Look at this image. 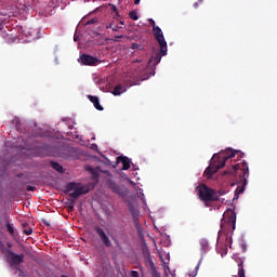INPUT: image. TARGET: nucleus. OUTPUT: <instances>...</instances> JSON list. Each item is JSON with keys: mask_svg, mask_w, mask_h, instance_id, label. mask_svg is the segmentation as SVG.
<instances>
[{"mask_svg": "<svg viewBox=\"0 0 277 277\" xmlns=\"http://www.w3.org/2000/svg\"><path fill=\"white\" fill-rule=\"evenodd\" d=\"M241 170L239 179L237 180L238 187L235 190V196H239V194H243L246 192V185H248V176H250V168L248 167V162L246 160L242 161L241 164L237 163L224 172V174H237V171Z\"/></svg>", "mask_w": 277, "mask_h": 277, "instance_id": "obj_2", "label": "nucleus"}, {"mask_svg": "<svg viewBox=\"0 0 277 277\" xmlns=\"http://www.w3.org/2000/svg\"><path fill=\"white\" fill-rule=\"evenodd\" d=\"M130 276H131V277H140V273H138L137 271H132V272L130 273Z\"/></svg>", "mask_w": 277, "mask_h": 277, "instance_id": "obj_32", "label": "nucleus"}, {"mask_svg": "<svg viewBox=\"0 0 277 277\" xmlns=\"http://www.w3.org/2000/svg\"><path fill=\"white\" fill-rule=\"evenodd\" d=\"M51 167L53 168V170H56V172L63 174L64 167H62V164H60L58 162H51Z\"/></svg>", "mask_w": 277, "mask_h": 277, "instance_id": "obj_21", "label": "nucleus"}, {"mask_svg": "<svg viewBox=\"0 0 277 277\" xmlns=\"http://www.w3.org/2000/svg\"><path fill=\"white\" fill-rule=\"evenodd\" d=\"M131 49H133L134 51H144V45L140 43H132Z\"/></svg>", "mask_w": 277, "mask_h": 277, "instance_id": "obj_24", "label": "nucleus"}, {"mask_svg": "<svg viewBox=\"0 0 277 277\" xmlns=\"http://www.w3.org/2000/svg\"><path fill=\"white\" fill-rule=\"evenodd\" d=\"M110 10L116 13V16H120V13L118 12V8L115 4H109Z\"/></svg>", "mask_w": 277, "mask_h": 277, "instance_id": "obj_26", "label": "nucleus"}, {"mask_svg": "<svg viewBox=\"0 0 277 277\" xmlns=\"http://www.w3.org/2000/svg\"><path fill=\"white\" fill-rule=\"evenodd\" d=\"M166 56V54H163V52H161V48L159 51L154 50L151 57L149 58V64H154L155 66H157V64H159L161 62V57Z\"/></svg>", "mask_w": 277, "mask_h": 277, "instance_id": "obj_11", "label": "nucleus"}, {"mask_svg": "<svg viewBox=\"0 0 277 277\" xmlns=\"http://www.w3.org/2000/svg\"><path fill=\"white\" fill-rule=\"evenodd\" d=\"M95 23H98V19L96 18H92V19H89L85 25H94Z\"/></svg>", "mask_w": 277, "mask_h": 277, "instance_id": "obj_28", "label": "nucleus"}, {"mask_svg": "<svg viewBox=\"0 0 277 277\" xmlns=\"http://www.w3.org/2000/svg\"><path fill=\"white\" fill-rule=\"evenodd\" d=\"M6 253L9 254V261L11 262V265H13V267H18V265H21V263L25 262V254H16L14 253V251L8 249Z\"/></svg>", "mask_w": 277, "mask_h": 277, "instance_id": "obj_7", "label": "nucleus"}, {"mask_svg": "<svg viewBox=\"0 0 277 277\" xmlns=\"http://www.w3.org/2000/svg\"><path fill=\"white\" fill-rule=\"evenodd\" d=\"M26 189L27 192H36V187L34 186H27Z\"/></svg>", "mask_w": 277, "mask_h": 277, "instance_id": "obj_33", "label": "nucleus"}, {"mask_svg": "<svg viewBox=\"0 0 277 277\" xmlns=\"http://www.w3.org/2000/svg\"><path fill=\"white\" fill-rule=\"evenodd\" d=\"M66 190L72 192L69 194V196L74 200H77V198H79V196H83V195L88 194V192H90L89 189L83 187V185L81 183H77V182L68 183L66 186Z\"/></svg>", "mask_w": 277, "mask_h": 277, "instance_id": "obj_5", "label": "nucleus"}, {"mask_svg": "<svg viewBox=\"0 0 277 277\" xmlns=\"http://www.w3.org/2000/svg\"><path fill=\"white\" fill-rule=\"evenodd\" d=\"M94 232L96 233V235H98L105 248H111V239H109V236H107V233H105V229H103L101 226H95Z\"/></svg>", "mask_w": 277, "mask_h": 277, "instance_id": "obj_8", "label": "nucleus"}, {"mask_svg": "<svg viewBox=\"0 0 277 277\" xmlns=\"http://www.w3.org/2000/svg\"><path fill=\"white\" fill-rule=\"evenodd\" d=\"M216 194H217L219 200H220V196H222V195L224 194V192H219V193H216Z\"/></svg>", "mask_w": 277, "mask_h": 277, "instance_id": "obj_36", "label": "nucleus"}, {"mask_svg": "<svg viewBox=\"0 0 277 277\" xmlns=\"http://www.w3.org/2000/svg\"><path fill=\"white\" fill-rule=\"evenodd\" d=\"M78 62L83 66H96L101 64V61L90 54H81Z\"/></svg>", "mask_w": 277, "mask_h": 277, "instance_id": "obj_9", "label": "nucleus"}, {"mask_svg": "<svg viewBox=\"0 0 277 277\" xmlns=\"http://www.w3.org/2000/svg\"><path fill=\"white\" fill-rule=\"evenodd\" d=\"M107 187L114 192V194H122V188L113 180H107Z\"/></svg>", "mask_w": 277, "mask_h": 277, "instance_id": "obj_14", "label": "nucleus"}, {"mask_svg": "<svg viewBox=\"0 0 277 277\" xmlns=\"http://www.w3.org/2000/svg\"><path fill=\"white\" fill-rule=\"evenodd\" d=\"M148 23H149V25L153 27V29H155V27H157V25L155 24V19L149 18V19H148Z\"/></svg>", "mask_w": 277, "mask_h": 277, "instance_id": "obj_31", "label": "nucleus"}, {"mask_svg": "<svg viewBox=\"0 0 277 277\" xmlns=\"http://www.w3.org/2000/svg\"><path fill=\"white\" fill-rule=\"evenodd\" d=\"M123 92H127V89L121 84H117L113 91V94L114 96H120V94H123Z\"/></svg>", "mask_w": 277, "mask_h": 277, "instance_id": "obj_18", "label": "nucleus"}, {"mask_svg": "<svg viewBox=\"0 0 277 277\" xmlns=\"http://www.w3.org/2000/svg\"><path fill=\"white\" fill-rule=\"evenodd\" d=\"M150 275H151V277H161V274H159L158 271H153V272L150 273Z\"/></svg>", "mask_w": 277, "mask_h": 277, "instance_id": "obj_30", "label": "nucleus"}, {"mask_svg": "<svg viewBox=\"0 0 277 277\" xmlns=\"http://www.w3.org/2000/svg\"><path fill=\"white\" fill-rule=\"evenodd\" d=\"M119 25H124V21H120V22H119Z\"/></svg>", "mask_w": 277, "mask_h": 277, "instance_id": "obj_38", "label": "nucleus"}, {"mask_svg": "<svg viewBox=\"0 0 277 277\" xmlns=\"http://www.w3.org/2000/svg\"><path fill=\"white\" fill-rule=\"evenodd\" d=\"M4 220L6 222V230L11 235V237H16L17 233L16 229L12 226V223H10V217L8 215L4 216Z\"/></svg>", "mask_w": 277, "mask_h": 277, "instance_id": "obj_16", "label": "nucleus"}, {"mask_svg": "<svg viewBox=\"0 0 277 277\" xmlns=\"http://www.w3.org/2000/svg\"><path fill=\"white\" fill-rule=\"evenodd\" d=\"M200 246H201V250L202 252H209V240L207 239H201L199 241Z\"/></svg>", "mask_w": 277, "mask_h": 277, "instance_id": "obj_20", "label": "nucleus"}, {"mask_svg": "<svg viewBox=\"0 0 277 277\" xmlns=\"http://www.w3.org/2000/svg\"><path fill=\"white\" fill-rule=\"evenodd\" d=\"M90 174H92L93 179L98 180V171H96L94 168L89 167L88 168Z\"/></svg>", "mask_w": 277, "mask_h": 277, "instance_id": "obj_23", "label": "nucleus"}, {"mask_svg": "<svg viewBox=\"0 0 277 277\" xmlns=\"http://www.w3.org/2000/svg\"><path fill=\"white\" fill-rule=\"evenodd\" d=\"M233 259L234 261H236V263H238V277H246V269L243 268V258L234 255Z\"/></svg>", "mask_w": 277, "mask_h": 277, "instance_id": "obj_12", "label": "nucleus"}, {"mask_svg": "<svg viewBox=\"0 0 277 277\" xmlns=\"http://www.w3.org/2000/svg\"><path fill=\"white\" fill-rule=\"evenodd\" d=\"M117 163H122V170H129V168H131V160L126 156H119Z\"/></svg>", "mask_w": 277, "mask_h": 277, "instance_id": "obj_13", "label": "nucleus"}, {"mask_svg": "<svg viewBox=\"0 0 277 277\" xmlns=\"http://www.w3.org/2000/svg\"><path fill=\"white\" fill-rule=\"evenodd\" d=\"M129 16L132 21H140V15H137V11H131Z\"/></svg>", "mask_w": 277, "mask_h": 277, "instance_id": "obj_22", "label": "nucleus"}, {"mask_svg": "<svg viewBox=\"0 0 277 277\" xmlns=\"http://www.w3.org/2000/svg\"><path fill=\"white\" fill-rule=\"evenodd\" d=\"M145 265L150 273L157 271V266H155V262L153 261V256L150 255V251L147 250L143 253Z\"/></svg>", "mask_w": 277, "mask_h": 277, "instance_id": "obj_10", "label": "nucleus"}, {"mask_svg": "<svg viewBox=\"0 0 277 277\" xmlns=\"http://www.w3.org/2000/svg\"><path fill=\"white\" fill-rule=\"evenodd\" d=\"M194 6H195V8H198V3H195Z\"/></svg>", "mask_w": 277, "mask_h": 277, "instance_id": "obj_40", "label": "nucleus"}, {"mask_svg": "<svg viewBox=\"0 0 277 277\" xmlns=\"http://www.w3.org/2000/svg\"><path fill=\"white\" fill-rule=\"evenodd\" d=\"M0 250H5V246L3 245V241L0 239Z\"/></svg>", "mask_w": 277, "mask_h": 277, "instance_id": "obj_34", "label": "nucleus"}, {"mask_svg": "<svg viewBox=\"0 0 277 277\" xmlns=\"http://www.w3.org/2000/svg\"><path fill=\"white\" fill-rule=\"evenodd\" d=\"M88 98L94 105L95 109H97L98 111H103V106L101 105V102L98 101V96L88 95Z\"/></svg>", "mask_w": 277, "mask_h": 277, "instance_id": "obj_15", "label": "nucleus"}, {"mask_svg": "<svg viewBox=\"0 0 277 277\" xmlns=\"http://www.w3.org/2000/svg\"><path fill=\"white\" fill-rule=\"evenodd\" d=\"M68 211H75V200H72L68 206Z\"/></svg>", "mask_w": 277, "mask_h": 277, "instance_id": "obj_29", "label": "nucleus"}, {"mask_svg": "<svg viewBox=\"0 0 277 277\" xmlns=\"http://www.w3.org/2000/svg\"><path fill=\"white\" fill-rule=\"evenodd\" d=\"M23 233L24 235H31L34 233V229L29 227V223L25 222L22 224Z\"/></svg>", "mask_w": 277, "mask_h": 277, "instance_id": "obj_19", "label": "nucleus"}, {"mask_svg": "<svg viewBox=\"0 0 277 277\" xmlns=\"http://www.w3.org/2000/svg\"><path fill=\"white\" fill-rule=\"evenodd\" d=\"M106 29H113V31H118V29H122L120 26H115L114 24H109L106 26Z\"/></svg>", "mask_w": 277, "mask_h": 277, "instance_id": "obj_25", "label": "nucleus"}, {"mask_svg": "<svg viewBox=\"0 0 277 277\" xmlns=\"http://www.w3.org/2000/svg\"><path fill=\"white\" fill-rule=\"evenodd\" d=\"M153 34L161 49V53L168 55V42L166 41V37H163V30L159 26H154Z\"/></svg>", "mask_w": 277, "mask_h": 277, "instance_id": "obj_6", "label": "nucleus"}, {"mask_svg": "<svg viewBox=\"0 0 277 277\" xmlns=\"http://www.w3.org/2000/svg\"><path fill=\"white\" fill-rule=\"evenodd\" d=\"M134 224H135L136 226H138V221H137V220H135V221H134Z\"/></svg>", "mask_w": 277, "mask_h": 277, "instance_id": "obj_39", "label": "nucleus"}, {"mask_svg": "<svg viewBox=\"0 0 277 277\" xmlns=\"http://www.w3.org/2000/svg\"><path fill=\"white\" fill-rule=\"evenodd\" d=\"M0 36L5 40V42H10V40H12V35H9L8 30L3 29L2 24H0Z\"/></svg>", "mask_w": 277, "mask_h": 277, "instance_id": "obj_17", "label": "nucleus"}, {"mask_svg": "<svg viewBox=\"0 0 277 277\" xmlns=\"http://www.w3.org/2000/svg\"><path fill=\"white\" fill-rule=\"evenodd\" d=\"M122 38H124V36L120 35V36H115L111 40V42H120V40H122Z\"/></svg>", "mask_w": 277, "mask_h": 277, "instance_id": "obj_27", "label": "nucleus"}, {"mask_svg": "<svg viewBox=\"0 0 277 277\" xmlns=\"http://www.w3.org/2000/svg\"><path fill=\"white\" fill-rule=\"evenodd\" d=\"M224 215L225 217L221 220V233H224L226 237H232L237 227V213L232 210Z\"/></svg>", "mask_w": 277, "mask_h": 277, "instance_id": "obj_4", "label": "nucleus"}, {"mask_svg": "<svg viewBox=\"0 0 277 277\" xmlns=\"http://www.w3.org/2000/svg\"><path fill=\"white\" fill-rule=\"evenodd\" d=\"M134 5H140V0H134Z\"/></svg>", "mask_w": 277, "mask_h": 277, "instance_id": "obj_35", "label": "nucleus"}, {"mask_svg": "<svg viewBox=\"0 0 277 277\" xmlns=\"http://www.w3.org/2000/svg\"><path fill=\"white\" fill-rule=\"evenodd\" d=\"M8 248H12V242L6 243Z\"/></svg>", "mask_w": 277, "mask_h": 277, "instance_id": "obj_37", "label": "nucleus"}, {"mask_svg": "<svg viewBox=\"0 0 277 277\" xmlns=\"http://www.w3.org/2000/svg\"><path fill=\"white\" fill-rule=\"evenodd\" d=\"M196 190L200 200L205 202L206 207H210L209 202H217V200H220V195H217V192H215L213 188H210L206 184H199L196 187Z\"/></svg>", "mask_w": 277, "mask_h": 277, "instance_id": "obj_3", "label": "nucleus"}, {"mask_svg": "<svg viewBox=\"0 0 277 277\" xmlns=\"http://www.w3.org/2000/svg\"><path fill=\"white\" fill-rule=\"evenodd\" d=\"M236 155L243 157V154L237 150L234 151L232 148H227L219 154H214L210 160V166L205 170V175L207 179H211V176H213L217 170H221V168L226 166V161H228V159H234Z\"/></svg>", "mask_w": 277, "mask_h": 277, "instance_id": "obj_1", "label": "nucleus"}]
</instances>
